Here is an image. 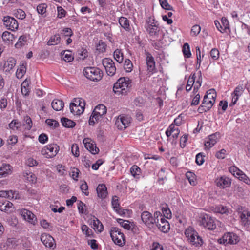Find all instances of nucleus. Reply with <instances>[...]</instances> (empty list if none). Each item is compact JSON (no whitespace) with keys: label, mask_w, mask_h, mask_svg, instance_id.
Returning a JSON list of instances; mask_svg holds the SVG:
<instances>
[{"label":"nucleus","mask_w":250,"mask_h":250,"mask_svg":"<svg viewBox=\"0 0 250 250\" xmlns=\"http://www.w3.org/2000/svg\"><path fill=\"white\" fill-rule=\"evenodd\" d=\"M196 56H197V64L196 67L199 68L200 66L201 63V51L199 47H196Z\"/></svg>","instance_id":"nucleus-53"},{"label":"nucleus","mask_w":250,"mask_h":250,"mask_svg":"<svg viewBox=\"0 0 250 250\" xmlns=\"http://www.w3.org/2000/svg\"><path fill=\"white\" fill-rule=\"evenodd\" d=\"M70 110L72 113L74 115H80L83 113H79V110H81L79 106L76 104H72L71 103L70 104Z\"/></svg>","instance_id":"nucleus-43"},{"label":"nucleus","mask_w":250,"mask_h":250,"mask_svg":"<svg viewBox=\"0 0 250 250\" xmlns=\"http://www.w3.org/2000/svg\"><path fill=\"white\" fill-rule=\"evenodd\" d=\"M133 64L129 59H125L124 62V69L127 72H130L132 70Z\"/></svg>","instance_id":"nucleus-46"},{"label":"nucleus","mask_w":250,"mask_h":250,"mask_svg":"<svg viewBox=\"0 0 250 250\" xmlns=\"http://www.w3.org/2000/svg\"><path fill=\"white\" fill-rule=\"evenodd\" d=\"M28 84L26 82H23L21 85V91L22 95L24 96H27L29 95L30 92L29 89L28 88Z\"/></svg>","instance_id":"nucleus-47"},{"label":"nucleus","mask_w":250,"mask_h":250,"mask_svg":"<svg viewBox=\"0 0 250 250\" xmlns=\"http://www.w3.org/2000/svg\"><path fill=\"white\" fill-rule=\"evenodd\" d=\"M221 244H235L239 241V237L233 232H228L224 234L221 238L219 239Z\"/></svg>","instance_id":"nucleus-7"},{"label":"nucleus","mask_w":250,"mask_h":250,"mask_svg":"<svg viewBox=\"0 0 250 250\" xmlns=\"http://www.w3.org/2000/svg\"><path fill=\"white\" fill-rule=\"evenodd\" d=\"M130 122V117L124 115H120L116 119L115 125L119 129L124 130L129 125Z\"/></svg>","instance_id":"nucleus-10"},{"label":"nucleus","mask_w":250,"mask_h":250,"mask_svg":"<svg viewBox=\"0 0 250 250\" xmlns=\"http://www.w3.org/2000/svg\"><path fill=\"white\" fill-rule=\"evenodd\" d=\"M83 143L86 149L89 150L92 154H96L99 152V149L96 147L95 144L90 142V139L88 138L83 140Z\"/></svg>","instance_id":"nucleus-17"},{"label":"nucleus","mask_w":250,"mask_h":250,"mask_svg":"<svg viewBox=\"0 0 250 250\" xmlns=\"http://www.w3.org/2000/svg\"><path fill=\"white\" fill-rule=\"evenodd\" d=\"M23 125L25 126V128L29 130L32 127V121L31 118L26 116L23 120Z\"/></svg>","instance_id":"nucleus-42"},{"label":"nucleus","mask_w":250,"mask_h":250,"mask_svg":"<svg viewBox=\"0 0 250 250\" xmlns=\"http://www.w3.org/2000/svg\"><path fill=\"white\" fill-rule=\"evenodd\" d=\"M185 234L192 245L196 247H200L203 245L204 243L203 239L198 232L192 228H189L186 229Z\"/></svg>","instance_id":"nucleus-2"},{"label":"nucleus","mask_w":250,"mask_h":250,"mask_svg":"<svg viewBox=\"0 0 250 250\" xmlns=\"http://www.w3.org/2000/svg\"><path fill=\"white\" fill-rule=\"evenodd\" d=\"M61 37L59 35H55L53 36H52L50 40L47 42V44L48 45H56L59 43L60 42Z\"/></svg>","instance_id":"nucleus-41"},{"label":"nucleus","mask_w":250,"mask_h":250,"mask_svg":"<svg viewBox=\"0 0 250 250\" xmlns=\"http://www.w3.org/2000/svg\"><path fill=\"white\" fill-rule=\"evenodd\" d=\"M160 215V212L156 211L154 214V217L152 214L147 211L143 212L141 214L142 221L148 227H151L155 223H158V217Z\"/></svg>","instance_id":"nucleus-4"},{"label":"nucleus","mask_w":250,"mask_h":250,"mask_svg":"<svg viewBox=\"0 0 250 250\" xmlns=\"http://www.w3.org/2000/svg\"><path fill=\"white\" fill-rule=\"evenodd\" d=\"M71 152L74 156L78 157L79 156V149L78 145L76 144H74L71 146Z\"/></svg>","instance_id":"nucleus-57"},{"label":"nucleus","mask_w":250,"mask_h":250,"mask_svg":"<svg viewBox=\"0 0 250 250\" xmlns=\"http://www.w3.org/2000/svg\"><path fill=\"white\" fill-rule=\"evenodd\" d=\"M47 5L45 3H42L37 7V11L40 14L43 15L46 12Z\"/></svg>","instance_id":"nucleus-49"},{"label":"nucleus","mask_w":250,"mask_h":250,"mask_svg":"<svg viewBox=\"0 0 250 250\" xmlns=\"http://www.w3.org/2000/svg\"><path fill=\"white\" fill-rule=\"evenodd\" d=\"M203 153H199L196 156V163L198 165H201L204 162V157Z\"/></svg>","instance_id":"nucleus-58"},{"label":"nucleus","mask_w":250,"mask_h":250,"mask_svg":"<svg viewBox=\"0 0 250 250\" xmlns=\"http://www.w3.org/2000/svg\"><path fill=\"white\" fill-rule=\"evenodd\" d=\"M102 116L103 115H99L97 114V113L95 112V110H94L89 120V125H94L95 123L97 122Z\"/></svg>","instance_id":"nucleus-34"},{"label":"nucleus","mask_w":250,"mask_h":250,"mask_svg":"<svg viewBox=\"0 0 250 250\" xmlns=\"http://www.w3.org/2000/svg\"><path fill=\"white\" fill-rule=\"evenodd\" d=\"M62 56L63 60L66 62H70L74 59L73 56L72 55L71 52L68 50L64 51L63 53H61Z\"/></svg>","instance_id":"nucleus-38"},{"label":"nucleus","mask_w":250,"mask_h":250,"mask_svg":"<svg viewBox=\"0 0 250 250\" xmlns=\"http://www.w3.org/2000/svg\"><path fill=\"white\" fill-rule=\"evenodd\" d=\"M130 172L132 175L135 178H138L141 173L140 168L136 165L133 166L130 168Z\"/></svg>","instance_id":"nucleus-44"},{"label":"nucleus","mask_w":250,"mask_h":250,"mask_svg":"<svg viewBox=\"0 0 250 250\" xmlns=\"http://www.w3.org/2000/svg\"><path fill=\"white\" fill-rule=\"evenodd\" d=\"M217 187L221 188H225L229 187L231 184V181L228 177H221L217 179L215 181Z\"/></svg>","instance_id":"nucleus-22"},{"label":"nucleus","mask_w":250,"mask_h":250,"mask_svg":"<svg viewBox=\"0 0 250 250\" xmlns=\"http://www.w3.org/2000/svg\"><path fill=\"white\" fill-rule=\"evenodd\" d=\"M114 57L115 60L119 63H122L123 61V54L120 49H117L114 51Z\"/></svg>","instance_id":"nucleus-35"},{"label":"nucleus","mask_w":250,"mask_h":250,"mask_svg":"<svg viewBox=\"0 0 250 250\" xmlns=\"http://www.w3.org/2000/svg\"><path fill=\"white\" fill-rule=\"evenodd\" d=\"M27 42L26 37L25 36H21L17 43L15 44V46L16 48H21V47L24 46Z\"/></svg>","instance_id":"nucleus-37"},{"label":"nucleus","mask_w":250,"mask_h":250,"mask_svg":"<svg viewBox=\"0 0 250 250\" xmlns=\"http://www.w3.org/2000/svg\"><path fill=\"white\" fill-rule=\"evenodd\" d=\"M38 140L42 144H45L48 140V136L45 133H42L39 136Z\"/></svg>","instance_id":"nucleus-64"},{"label":"nucleus","mask_w":250,"mask_h":250,"mask_svg":"<svg viewBox=\"0 0 250 250\" xmlns=\"http://www.w3.org/2000/svg\"><path fill=\"white\" fill-rule=\"evenodd\" d=\"M200 224L209 230H214L216 227L214 219L207 214L203 215L201 218Z\"/></svg>","instance_id":"nucleus-9"},{"label":"nucleus","mask_w":250,"mask_h":250,"mask_svg":"<svg viewBox=\"0 0 250 250\" xmlns=\"http://www.w3.org/2000/svg\"><path fill=\"white\" fill-rule=\"evenodd\" d=\"M110 236L114 242L119 246H123L125 244V237L121 230L117 227H112Z\"/></svg>","instance_id":"nucleus-5"},{"label":"nucleus","mask_w":250,"mask_h":250,"mask_svg":"<svg viewBox=\"0 0 250 250\" xmlns=\"http://www.w3.org/2000/svg\"><path fill=\"white\" fill-rule=\"evenodd\" d=\"M112 206L115 210H118V208L120 207L118 198L116 196L112 197Z\"/></svg>","instance_id":"nucleus-59"},{"label":"nucleus","mask_w":250,"mask_h":250,"mask_svg":"<svg viewBox=\"0 0 250 250\" xmlns=\"http://www.w3.org/2000/svg\"><path fill=\"white\" fill-rule=\"evenodd\" d=\"M41 240L46 247L54 249L56 247L55 240L49 234L43 233L41 237Z\"/></svg>","instance_id":"nucleus-13"},{"label":"nucleus","mask_w":250,"mask_h":250,"mask_svg":"<svg viewBox=\"0 0 250 250\" xmlns=\"http://www.w3.org/2000/svg\"><path fill=\"white\" fill-rule=\"evenodd\" d=\"M21 212L25 220L34 225L36 223L37 218L31 211L24 209L21 211Z\"/></svg>","instance_id":"nucleus-19"},{"label":"nucleus","mask_w":250,"mask_h":250,"mask_svg":"<svg viewBox=\"0 0 250 250\" xmlns=\"http://www.w3.org/2000/svg\"><path fill=\"white\" fill-rule=\"evenodd\" d=\"M59 149L57 144H52L44 147L41 150V153L46 158H52L56 155Z\"/></svg>","instance_id":"nucleus-6"},{"label":"nucleus","mask_w":250,"mask_h":250,"mask_svg":"<svg viewBox=\"0 0 250 250\" xmlns=\"http://www.w3.org/2000/svg\"><path fill=\"white\" fill-rule=\"evenodd\" d=\"M162 7L167 10H173V7L169 5L167 0H159Z\"/></svg>","instance_id":"nucleus-52"},{"label":"nucleus","mask_w":250,"mask_h":250,"mask_svg":"<svg viewBox=\"0 0 250 250\" xmlns=\"http://www.w3.org/2000/svg\"><path fill=\"white\" fill-rule=\"evenodd\" d=\"M61 33L62 35L66 37H71L73 34L72 30L70 28H65L63 29Z\"/></svg>","instance_id":"nucleus-61"},{"label":"nucleus","mask_w":250,"mask_h":250,"mask_svg":"<svg viewBox=\"0 0 250 250\" xmlns=\"http://www.w3.org/2000/svg\"><path fill=\"white\" fill-rule=\"evenodd\" d=\"M14 15L16 18L21 20L24 19L26 17L25 12L21 9H17L15 12Z\"/></svg>","instance_id":"nucleus-50"},{"label":"nucleus","mask_w":250,"mask_h":250,"mask_svg":"<svg viewBox=\"0 0 250 250\" xmlns=\"http://www.w3.org/2000/svg\"><path fill=\"white\" fill-rule=\"evenodd\" d=\"M58 15L59 18H62L65 16L66 12L61 6L58 7Z\"/></svg>","instance_id":"nucleus-62"},{"label":"nucleus","mask_w":250,"mask_h":250,"mask_svg":"<svg viewBox=\"0 0 250 250\" xmlns=\"http://www.w3.org/2000/svg\"><path fill=\"white\" fill-rule=\"evenodd\" d=\"M13 205L9 201L5 200L0 202V210L7 213L12 211L14 208Z\"/></svg>","instance_id":"nucleus-23"},{"label":"nucleus","mask_w":250,"mask_h":250,"mask_svg":"<svg viewBox=\"0 0 250 250\" xmlns=\"http://www.w3.org/2000/svg\"><path fill=\"white\" fill-rule=\"evenodd\" d=\"M201 31V27L199 25H193L191 29L190 34L192 36H197Z\"/></svg>","instance_id":"nucleus-48"},{"label":"nucleus","mask_w":250,"mask_h":250,"mask_svg":"<svg viewBox=\"0 0 250 250\" xmlns=\"http://www.w3.org/2000/svg\"><path fill=\"white\" fill-rule=\"evenodd\" d=\"M244 91L243 86L241 85H238L234 89V92L232 93V102L230 104V106L234 105L237 100H238L239 97L241 96Z\"/></svg>","instance_id":"nucleus-18"},{"label":"nucleus","mask_w":250,"mask_h":250,"mask_svg":"<svg viewBox=\"0 0 250 250\" xmlns=\"http://www.w3.org/2000/svg\"><path fill=\"white\" fill-rule=\"evenodd\" d=\"M51 106L54 110L60 111L62 110L64 107V103L62 100L55 99L52 101Z\"/></svg>","instance_id":"nucleus-27"},{"label":"nucleus","mask_w":250,"mask_h":250,"mask_svg":"<svg viewBox=\"0 0 250 250\" xmlns=\"http://www.w3.org/2000/svg\"><path fill=\"white\" fill-rule=\"evenodd\" d=\"M83 75L89 80L97 82L101 80L103 73L99 68L95 67H87L83 70Z\"/></svg>","instance_id":"nucleus-3"},{"label":"nucleus","mask_w":250,"mask_h":250,"mask_svg":"<svg viewBox=\"0 0 250 250\" xmlns=\"http://www.w3.org/2000/svg\"><path fill=\"white\" fill-rule=\"evenodd\" d=\"M182 51L184 57L189 58L191 56V53L190 50V47L188 43H185L183 46Z\"/></svg>","instance_id":"nucleus-40"},{"label":"nucleus","mask_w":250,"mask_h":250,"mask_svg":"<svg viewBox=\"0 0 250 250\" xmlns=\"http://www.w3.org/2000/svg\"><path fill=\"white\" fill-rule=\"evenodd\" d=\"M4 25L9 30L14 31L18 28L17 21L13 17H5L3 19Z\"/></svg>","instance_id":"nucleus-11"},{"label":"nucleus","mask_w":250,"mask_h":250,"mask_svg":"<svg viewBox=\"0 0 250 250\" xmlns=\"http://www.w3.org/2000/svg\"><path fill=\"white\" fill-rule=\"evenodd\" d=\"M153 22H148L145 25V28L147 32L151 36H157L160 31L159 27L154 23V20Z\"/></svg>","instance_id":"nucleus-14"},{"label":"nucleus","mask_w":250,"mask_h":250,"mask_svg":"<svg viewBox=\"0 0 250 250\" xmlns=\"http://www.w3.org/2000/svg\"><path fill=\"white\" fill-rule=\"evenodd\" d=\"M216 97V92H213V96H211V97H209V95H208L204 96L202 104L203 105H205L206 107H207V110H210L212 107L215 102Z\"/></svg>","instance_id":"nucleus-16"},{"label":"nucleus","mask_w":250,"mask_h":250,"mask_svg":"<svg viewBox=\"0 0 250 250\" xmlns=\"http://www.w3.org/2000/svg\"><path fill=\"white\" fill-rule=\"evenodd\" d=\"M239 217L241 224L245 227H249L250 225V212L247 210H244L240 213Z\"/></svg>","instance_id":"nucleus-20"},{"label":"nucleus","mask_w":250,"mask_h":250,"mask_svg":"<svg viewBox=\"0 0 250 250\" xmlns=\"http://www.w3.org/2000/svg\"><path fill=\"white\" fill-rule=\"evenodd\" d=\"M159 216L160 217V222H159V218H158V223H155V224L160 231L164 233L167 232L170 229L169 224L161 213Z\"/></svg>","instance_id":"nucleus-15"},{"label":"nucleus","mask_w":250,"mask_h":250,"mask_svg":"<svg viewBox=\"0 0 250 250\" xmlns=\"http://www.w3.org/2000/svg\"><path fill=\"white\" fill-rule=\"evenodd\" d=\"M96 191L98 197L101 199L105 198L108 194L106 186L104 184H99Z\"/></svg>","instance_id":"nucleus-24"},{"label":"nucleus","mask_w":250,"mask_h":250,"mask_svg":"<svg viewBox=\"0 0 250 250\" xmlns=\"http://www.w3.org/2000/svg\"><path fill=\"white\" fill-rule=\"evenodd\" d=\"M16 63V60L12 58H9L7 61H5L3 64V68L6 72H9L12 69Z\"/></svg>","instance_id":"nucleus-26"},{"label":"nucleus","mask_w":250,"mask_h":250,"mask_svg":"<svg viewBox=\"0 0 250 250\" xmlns=\"http://www.w3.org/2000/svg\"><path fill=\"white\" fill-rule=\"evenodd\" d=\"M210 55L213 60H216L219 58V51L216 48L212 49L210 52Z\"/></svg>","instance_id":"nucleus-60"},{"label":"nucleus","mask_w":250,"mask_h":250,"mask_svg":"<svg viewBox=\"0 0 250 250\" xmlns=\"http://www.w3.org/2000/svg\"><path fill=\"white\" fill-rule=\"evenodd\" d=\"M102 64L108 75L112 76L115 74L116 68L114 62L111 59L105 58L103 59Z\"/></svg>","instance_id":"nucleus-8"},{"label":"nucleus","mask_w":250,"mask_h":250,"mask_svg":"<svg viewBox=\"0 0 250 250\" xmlns=\"http://www.w3.org/2000/svg\"><path fill=\"white\" fill-rule=\"evenodd\" d=\"M12 167L7 164H3L0 167V178L6 177L12 172Z\"/></svg>","instance_id":"nucleus-25"},{"label":"nucleus","mask_w":250,"mask_h":250,"mask_svg":"<svg viewBox=\"0 0 250 250\" xmlns=\"http://www.w3.org/2000/svg\"><path fill=\"white\" fill-rule=\"evenodd\" d=\"M219 137L220 133L219 132H216L208 136V137L206 138L205 141L204 145L205 147L208 149L213 146L217 142Z\"/></svg>","instance_id":"nucleus-12"},{"label":"nucleus","mask_w":250,"mask_h":250,"mask_svg":"<svg viewBox=\"0 0 250 250\" xmlns=\"http://www.w3.org/2000/svg\"><path fill=\"white\" fill-rule=\"evenodd\" d=\"M81 229L83 233L85 234L86 236L90 237L92 235V230L89 229L86 225H82L81 227Z\"/></svg>","instance_id":"nucleus-51"},{"label":"nucleus","mask_w":250,"mask_h":250,"mask_svg":"<svg viewBox=\"0 0 250 250\" xmlns=\"http://www.w3.org/2000/svg\"><path fill=\"white\" fill-rule=\"evenodd\" d=\"M146 64L147 70L149 72L154 73L155 72V62L154 59L151 54L148 52L146 53Z\"/></svg>","instance_id":"nucleus-21"},{"label":"nucleus","mask_w":250,"mask_h":250,"mask_svg":"<svg viewBox=\"0 0 250 250\" xmlns=\"http://www.w3.org/2000/svg\"><path fill=\"white\" fill-rule=\"evenodd\" d=\"M131 81L128 78H120L114 83L113 90L115 93L126 95L131 89Z\"/></svg>","instance_id":"nucleus-1"},{"label":"nucleus","mask_w":250,"mask_h":250,"mask_svg":"<svg viewBox=\"0 0 250 250\" xmlns=\"http://www.w3.org/2000/svg\"><path fill=\"white\" fill-rule=\"evenodd\" d=\"M186 176L191 185L195 186L196 185V176L194 173L188 171L186 173Z\"/></svg>","instance_id":"nucleus-33"},{"label":"nucleus","mask_w":250,"mask_h":250,"mask_svg":"<svg viewBox=\"0 0 250 250\" xmlns=\"http://www.w3.org/2000/svg\"><path fill=\"white\" fill-rule=\"evenodd\" d=\"M26 71V63H22L20 65V67L17 69L16 76L18 78H21Z\"/></svg>","instance_id":"nucleus-32"},{"label":"nucleus","mask_w":250,"mask_h":250,"mask_svg":"<svg viewBox=\"0 0 250 250\" xmlns=\"http://www.w3.org/2000/svg\"><path fill=\"white\" fill-rule=\"evenodd\" d=\"M21 124L16 120H13L9 124V127L13 130H20Z\"/></svg>","instance_id":"nucleus-45"},{"label":"nucleus","mask_w":250,"mask_h":250,"mask_svg":"<svg viewBox=\"0 0 250 250\" xmlns=\"http://www.w3.org/2000/svg\"><path fill=\"white\" fill-rule=\"evenodd\" d=\"M196 79L195 74H191L188 78L186 86V90L187 92H189L192 88L195 83V80Z\"/></svg>","instance_id":"nucleus-31"},{"label":"nucleus","mask_w":250,"mask_h":250,"mask_svg":"<svg viewBox=\"0 0 250 250\" xmlns=\"http://www.w3.org/2000/svg\"><path fill=\"white\" fill-rule=\"evenodd\" d=\"M45 123L50 127H53L54 128H56L59 125V123L55 120L53 119H46L45 121Z\"/></svg>","instance_id":"nucleus-55"},{"label":"nucleus","mask_w":250,"mask_h":250,"mask_svg":"<svg viewBox=\"0 0 250 250\" xmlns=\"http://www.w3.org/2000/svg\"><path fill=\"white\" fill-rule=\"evenodd\" d=\"M95 112L99 115H104L106 113V107L104 104H99L97 105L95 109Z\"/></svg>","instance_id":"nucleus-36"},{"label":"nucleus","mask_w":250,"mask_h":250,"mask_svg":"<svg viewBox=\"0 0 250 250\" xmlns=\"http://www.w3.org/2000/svg\"><path fill=\"white\" fill-rule=\"evenodd\" d=\"M91 224H92L93 229L97 230L98 232H102L104 229L103 224L100 222V221L96 218L93 220H91Z\"/></svg>","instance_id":"nucleus-29"},{"label":"nucleus","mask_w":250,"mask_h":250,"mask_svg":"<svg viewBox=\"0 0 250 250\" xmlns=\"http://www.w3.org/2000/svg\"><path fill=\"white\" fill-rule=\"evenodd\" d=\"M96 49L99 52L103 53L105 51L106 44L103 41H99V44L97 45Z\"/></svg>","instance_id":"nucleus-54"},{"label":"nucleus","mask_w":250,"mask_h":250,"mask_svg":"<svg viewBox=\"0 0 250 250\" xmlns=\"http://www.w3.org/2000/svg\"><path fill=\"white\" fill-rule=\"evenodd\" d=\"M61 123L63 126L67 128H73L76 125L74 121L65 117L61 119Z\"/></svg>","instance_id":"nucleus-30"},{"label":"nucleus","mask_w":250,"mask_h":250,"mask_svg":"<svg viewBox=\"0 0 250 250\" xmlns=\"http://www.w3.org/2000/svg\"><path fill=\"white\" fill-rule=\"evenodd\" d=\"M3 41L5 42H10L14 39V35L8 31H5L2 35Z\"/></svg>","instance_id":"nucleus-39"},{"label":"nucleus","mask_w":250,"mask_h":250,"mask_svg":"<svg viewBox=\"0 0 250 250\" xmlns=\"http://www.w3.org/2000/svg\"><path fill=\"white\" fill-rule=\"evenodd\" d=\"M200 99V94L199 93L196 94L191 101V105L194 106V105H198L199 103Z\"/></svg>","instance_id":"nucleus-63"},{"label":"nucleus","mask_w":250,"mask_h":250,"mask_svg":"<svg viewBox=\"0 0 250 250\" xmlns=\"http://www.w3.org/2000/svg\"><path fill=\"white\" fill-rule=\"evenodd\" d=\"M119 23L122 28L126 31H129L130 30L129 21L125 17H121L119 19Z\"/></svg>","instance_id":"nucleus-28"},{"label":"nucleus","mask_w":250,"mask_h":250,"mask_svg":"<svg viewBox=\"0 0 250 250\" xmlns=\"http://www.w3.org/2000/svg\"><path fill=\"white\" fill-rule=\"evenodd\" d=\"M118 222L121 225L122 227L125 228L126 229L129 230L130 228V226L129 224L128 223V221L124 220L121 219H119L118 220Z\"/></svg>","instance_id":"nucleus-56"}]
</instances>
